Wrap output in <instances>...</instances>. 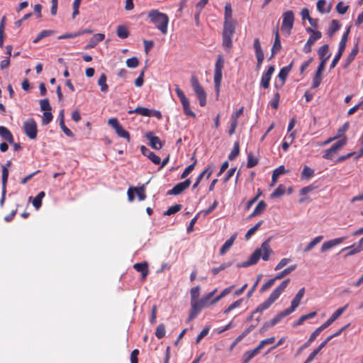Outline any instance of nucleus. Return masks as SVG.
<instances>
[{"label":"nucleus","mask_w":363,"mask_h":363,"mask_svg":"<svg viewBox=\"0 0 363 363\" xmlns=\"http://www.w3.org/2000/svg\"><path fill=\"white\" fill-rule=\"evenodd\" d=\"M191 87L199 101L201 106H204L206 104V93L199 82V79L196 74H192L191 77Z\"/></svg>","instance_id":"6"},{"label":"nucleus","mask_w":363,"mask_h":363,"mask_svg":"<svg viewBox=\"0 0 363 363\" xmlns=\"http://www.w3.org/2000/svg\"><path fill=\"white\" fill-rule=\"evenodd\" d=\"M182 208L181 204H175L170 206L166 211L164 212V216H170L179 211Z\"/></svg>","instance_id":"50"},{"label":"nucleus","mask_w":363,"mask_h":363,"mask_svg":"<svg viewBox=\"0 0 363 363\" xmlns=\"http://www.w3.org/2000/svg\"><path fill=\"white\" fill-rule=\"evenodd\" d=\"M224 67V59L222 55H218L216 62L215 63V70H214V84L216 91L217 92V95H218L220 86L222 80V72Z\"/></svg>","instance_id":"7"},{"label":"nucleus","mask_w":363,"mask_h":363,"mask_svg":"<svg viewBox=\"0 0 363 363\" xmlns=\"http://www.w3.org/2000/svg\"><path fill=\"white\" fill-rule=\"evenodd\" d=\"M45 193L40 191L38 194L33 199L32 203L33 206L38 210L42 206V200L45 197Z\"/></svg>","instance_id":"37"},{"label":"nucleus","mask_w":363,"mask_h":363,"mask_svg":"<svg viewBox=\"0 0 363 363\" xmlns=\"http://www.w3.org/2000/svg\"><path fill=\"white\" fill-rule=\"evenodd\" d=\"M235 26L234 22H224L223 30L222 33V45L226 52H229L232 47V38L235 33Z\"/></svg>","instance_id":"4"},{"label":"nucleus","mask_w":363,"mask_h":363,"mask_svg":"<svg viewBox=\"0 0 363 363\" xmlns=\"http://www.w3.org/2000/svg\"><path fill=\"white\" fill-rule=\"evenodd\" d=\"M211 305H213V303H211V301L208 300L206 296L198 301H191V310L188 318L189 320L194 319L203 308Z\"/></svg>","instance_id":"5"},{"label":"nucleus","mask_w":363,"mask_h":363,"mask_svg":"<svg viewBox=\"0 0 363 363\" xmlns=\"http://www.w3.org/2000/svg\"><path fill=\"white\" fill-rule=\"evenodd\" d=\"M126 65L129 68H135L139 65V60L136 57L128 58L126 60Z\"/></svg>","instance_id":"63"},{"label":"nucleus","mask_w":363,"mask_h":363,"mask_svg":"<svg viewBox=\"0 0 363 363\" xmlns=\"http://www.w3.org/2000/svg\"><path fill=\"white\" fill-rule=\"evenodd\" d=\"M233 288H234V286H230L227 287L225 289H223L222 291V292L218 296H217L216 297H215L213 299L211 300V303L215 304L217 302H218L223 297H225V296L229 294L232 291Z\"/></svg>","instance_id":"36"},{"label":"nucleus","mask_w":363,"mask_h":363,"mask_svg":"<svg viewBox=\"0 0 363 363\" xmlns=\"http://www.w3.org/2000/svg\"><path fill=\"white\" fill-rule=\"evenodd\" d=\"M9 177V169L6 167H2V175H1V182H2V192H1V198L0 199V206L2 207L4 206L5 199H6V184Z\"/></svg>","instance_id":"12"},{"label":"nucleus","mask_w":363,"mask_h":363,"mask_svg":"<svg viewBox=\"0 0 363 363\" xmlns=\"http://www.w3.org/2000/svg\"><path fill=\"white\" fill-rule=\"evenodd\" d=\"M258 164V159L255 157L250 152L247 155V167L252 168Z\"/></svg>","instance_id":"59"},{"label":"nucleus","mask_w":363,"mask_h":363,"mask_svg":"<svg viewBox=\"0 0 363 363\" xmlns=\"http://www.w3.org/2000/svg\"><path fill=\"white\" fill-rule=\"evenodd\" d=\"M260 351L255 347L253 350L246 351L242 357V360L243 363H249V362L255 357L256 355L259 354Z\"/></svg>","instance_id":"23"},{"label":"nucleus","mask_w":363,"mask_h":363,"mask_svg":"<svg viewBox=\"0 0 363 363\" xmlns=\"http://www.w3.org/2000/svg\"><path fill=\"white\" fill-rule=\"evenodd\" d=\"M272 250L270 247L269 241H264L259 248L256 249L249 257L248 260L238 264V267H247L256 264L260 258L264 261L269 259Z\"/></svg>","instance_id":"1"},{"label":"nucleus","mask_w":363,"mask_h":363,"mask_svg":"<svg viewBox=\"0 0 363 363\" xmlns=\"http://www.w3.org/2000/svg\"><path fill=\"white\" fill-rule=\"evenodd\" d=\"M340 28V25L338 21L337 20H333L328 31V35L332 36Z\"/></svg>","instance_id":"47"},{"label":"nucleus","mask_w":363,"mask_h":363,"mask_svg":"<svg viewBox=\"0 0 363 363\" xmlns=\"http://www.w3.org/2000/svg\"><path fill=\"white\" fill-rule=\"evenodd\" d=\"M54 33L53 30H43L39 33L38 36L33 40L34 43H38L40 40L45 37H48Z\"/></svg>","instance_id":"42"},{"label":"nucleus","mask_w":363,"mask_h":363,"mask_svg":"<svg viewBox=\"0 0 363 363\" xmlns=\"http://www.w3.org/2000/svg\"><path fill=\"white\" fill-rule=\"evenodd\" d=\"M296 268V264H293V265L289 266V267L284 269V270L280 272L279 274H277L275 276L276 279H277L278 280L282 279L283 277H286V275L290 274L291 272L295 270Z\"/></svg>","instance_id":"39"},{"label":"nucleus","mask_w":363,"mask_h":363,"mask_svg":"<svg viewBox=\"0 0 363 363\" xmlns=\"http://www.w3.org/2000/svg\"><path fill=\"white\" fill-rule=\"evenodd\" d=\"M314 175V170L308 167H305L301 172V177L306 179H310Z\"/></svg>","instance_id":"62"},{"label":"nucleus","mask_w":363,"mask_h":363,"mask_svg":"<svg viewBox=\"0 0 363 363\" xmlns=\"http://www.w3.org/2000/svg\"><path fill=\"white\" fill-rule=\"evenodd\" d=\"M286 188L283 184H279L278 187L272 193V198H279L284 194Z\"/></svg>","instance_id":"46"},{"label":"nucleus","mask_w":363,"mask_h":363,"mask_svg":"<svg viewBox=\"0 0 363 363\" xmlns=\"http://www.w3.org/2000/svg\"><path fill=\"white\" fill-rule=\"evenodd\" d=\"M224 16H224V18H225L224 22H227V21L233 22V20L232 18V9H231L230 4H227L225 6Z\"/></svg>","instance_id":"53"},{"label":"nucleus","mask_w":363,"mask_h":363,"mask_svg":"<svg viewBox=\"0 0 363 363\" xmlns=\"http://www.w3.org/2000/svg\"><path fill=\"white\" fill-rule=\"evenodd\" d=\"M329 51V46L328 44H325L319 48L318 50V57L320 60L326 61L329 59L330 55H328Z\"/></svg>","instance_id":"26"},{"label":"nucleus","mask_w":363,"mask_h":363,"mask_svg":"<svg viewBox=\"0 0 363 363\" xmlns=\"http://www.w3.org/2000/svg\"><path fill=\"white\" fill-rule=\"evenodd\" d=\"M145 137L150 141V146L155 150H160L163 146V143L160 140L159 137L155 136L152 132H147Z\"/></svg>","instance_id":"14"},{"label":"nucleus","mask_w":363,"mask_h":363,"mask_svg":"<svg viewBox=\"0 0 363 363\" xmlns=\"http://www.w3.org/2000/svg\"><path fill=\"white\" fill-rule=\"evenodd\" d=\"M278 280L276 279V277H274L272 279H269L265 284H264L262 287L259 289V291L261 293H263L264 291H267L269 290L275 283V281Z\"/></svg>","instance_id":"52"},{"label":"nucleus","mask_w":363,"mask_h":363,"mask_svg":"<svg viewBox=\"0 0 363 363\" xmlns=\"http://www.w3.org/2000/svg\"><path fill=\"white\" fill-rule=\"evenodd\" d=\"M305 294V288L303 287L299 289L298 293L296 294L295 297L293 298L291 303V306L289 307L293 311L296 310V308L299 306L301 300Z\"/></svg>","instance_id":"19"},{"label":"nucleus","mask_w":363,"mask_h":363,"mask_svg":"<svg viewBox=\"0 0 363 363\" xmlns=\"http://www.w3.org/2000/svg\"><path fill=\"white\" fill-rule=\"evenodd\" d=\"M23 128L25 134L31 140L37 137L38 128L37 123L33 118H28L23 124Z\"/></svg>","instance_id":"8"},{"label":"nucleus","mask_w":363,"mask_h":363,"mask_svg":"<svg viewBox=\"0 0 363 363\" xmlns=\"http://www.w3.org/2000/svg\"><path fill=\"white\" fill-rule=\"evenodd\" d=\"M345 250H349L348 252L345 255V257H350V256L354 255L362 252L361 249H359L356 245V243H354L349 247H345L342 250V251H345Z\"/></svg>","instance_id":"33"},{"label":"nucleus","mask_w":363,"mask_h":363,"mask_svg":"<svg viewBox=\"0 0 363 363\" xmlns=\"http://www.w3.org/2000/svg\"><path fill=\"white\" fill-rule=\"evenodd\" d=\"M316 6L317 10L321 13H329L330 11V5L327 6L325 0H318Z\"/></svg>","instance_id":"32"},{"label":"nucleus","mask_w":363,"mask_h":363,"mask_svg":"<svg viewBox=\"0 0 363 363\" xmlns=\"http://www.w3.org/2000/svg\"><path fill=\"white\" fill-rule=\"evenodd\" d=\"M191 160H194V162L192 164H191L190 165H189L184 169V171L183 172V173L181 175V179L186 178L194 169L195 166H196V164L197 163V160L194 158V156L191 157Z\"/></svg>","instance_id":"44"},{"label":"nucleus","mask_w":363,"mask_h":363,"mask_svg":"<svg viewBox=\"0 0 363 363\" xmlns=\"http://www.w3.org/2000/svg\"><path fill=\"white\" fill-rule=\"evenodd\" d=\"M294 311L290 308H288L285 309L284 311L279 313L274 318H273L270 321L264 323L263 328H268L269 327H272L279 323L282 318L284 317L289 315Z\"/></svg>","instance_id":"10"},{"label":"nucleus","mask_w":363,"mask_h":363,"mask_svg":"<svg viewBox=\"0 0 363 363\" xmlns=\"http://www.w3.org/2000/svg\"><path fill=\"white\" fill-rule=\"evenodd\" d=\"M0 136L8 143H13V136L6 127L0 126Z\"/></svg>","instance_id":"22"},{"label":"nucleus","mask_w":363,"mask_h":363,"mask_svg":"<svg viewBox=\"0 0 363 363\" xmlns=\"http://www.w3.org/2000/svg\"><path fill=\"white\" fill-rule=\"evenodd\" d=\"M106 76L104 73L100 75V77L98 80V84L101 86V91L102 92H106L108 89V86L106 84Z\"/></svg>","instance_id":"40"},{"label":"nucleus","mask_w":363,"mask_h":363,"mask_svg":"<svg viewBox=\"0 0 363 363\" xmlns=\"http://www.w3.org/2000/svg\"><path fill=\"white\" fill-rule=\"evenodd\" d=\"M345 240V238L342 237V238H335V239L325 242L321 246L320 251L322 252H325L330 250L331 248L334 247L335 246L340 245Z\"/></svg>","instance_id":"15"},{"label":"nucleus","mask_w":363,"mask_h":363,"mask_svg":"<svg viewBox=\"0 0 363 363\" xmlns=\"http://www.w3.org/2000/svg\"><path fill=\"white\" fill-rule=\"evenodd\" d=\"M359 52L358 48V43H356V45L354 46L352 50H351L350 53L347 55L346 60H345V67L347 68L354 60L356 55H357Z\"/></svg>","instance_id":"29"},{"label":"nucleus","mask_w":363,"mask_h":363,"mask_svg":"<svg viewBox=\"0 0 363 363\" xmlns=\"http://www.w3.org/2000/svg\"><path fill=\"white\" fill-rule=\"evenodd\" d=\"M350 32V26H349L347 28L346 31L342 35V38L339 43L338 51L340 52L343 53V52L346 48V44H347V41L348 40V35H349Z\"/></svg>","instance_id":"28"},{"label":"nucleus","mask_w":363,"mask_h":363,"mask_svg":"<svg viewBox=\"0 0 363 363\" xmlns=\"http://www.w3.org/2000/svg\"><path fill=\"white\" fill-rule=\"evenodd\" d=\"M289 281V278L283 281L279 286L273 290L268 298L256 308L252 314L255 313H262L264 311L269 308L279 298L280 295L287 287Z\"/></svg>","instance_id":"2"},{"label":"nucleus","mask_w":363,"mask_h":363,"mask_svg":"<svg viewBox=\"0 0 363 363\" xmlns=\"http://www.w3.org/2000/svg\"><path fill=\"white\" fill-rule=\"evenodd\" d=\"M52 118L53 116L51 111H44L42 119V124L44 125L49 124L52 121Z\"/></svg>","instance_id":"60"},{"label":"nucleus","mask_w":363,"mask_h":363,"mask_svg":"<svg viewBox=\"0 0 363 363\" xmlns=\"http://www.w3.org/2000/svg\"><path fill=\"white\" fill-rule=\"evenodd\" d=\"M350 124L348 122L345 123L341 128L337 130V134L335 136L336 140L338 138H342L345 135V133L349 129Z\"/></svg>","instance_id":"45"},{"label":"nucleus","mask_w":363,"mask_h":363,"mask_svg":"<svg viewBox=\"0 0 363 363\" xmlns=\"http://www.w3.org/2000/svg\"><path fill=\"white\" fill-rule=\"evenodd\" d=\"M275 341L274 337H271L269 338H266L262 340L259 344L256 347L259 351H261L267 345L272 344Z\"/></svg>","instance_id":"56"},{"label":"nucleus","mask_w":363,"mask_h":363,"mask_svg":"<svg viewBox=\"0 0 363 363\" xmlns=\"http://www.w3.org/2000/svg\"><path fill=\"white\" fill-rule=\"evenodd\" d=\"M286 172V170L285 169L284 166L281 165L277 169H275L273 172L272 177V182H271V186H273L275 185V184L277 182L278 178L280 175L284 174Z\"/></svg>","instance_id":"21"},{"label":"nucleus","mask_w":363,"mask_h":363,"mask_svg":"<svg viewBox=\"0 0 363 363\" xmlns=\"http://www.w3.org/2000/svg\"><path fill=\"white\" fill-rule=\"evenodd\" d=\"M134 191H135V194H137L139 201H143L145 199L146 194L144 186H142L140 187H134Z\"/></svg>","instance_id":"58"},{"label":"nucleus","mask_w":363,"mask_h":363,"mask_svg":"<svg viewBox=\"0 0 363 363\" xmlns=\"http://www.w3.org/2000/svg\"><path fill=\"white\" fill-rule=\"evenodd\" d=\"M133 113H138V114L143 116H151L152 110H150L147 108L139 106V107H137L136 108H135L134 110L128 111V114H133Z\"/></svg>","instance_id":"30"},{"label":"nucleus","mask_w":363,"mask_h":363,"mask_svg":"<svg viewBox=\"0 0 363 363\" xmlns=\"http://www.w3.org/2000/svg\"><path fill=\"white\" fill-rule=\"evenodd\" d=\"M347 142V136H344L342 138H340V140L334 143L330 147V150H333V152H337L338 150L342 148L343 146L346 145Z\"/></svg>","instance_id":"38"},{"label":"nucleus","mask_w":363,"mask_h":363,"mask_svg":"<svg viewBox=\"0 0 363 363\" xmlns=\"http://www.w3.org/2000/svg\"><path fill=\"white\" fill-rule=\"evenodd\" d=\"M263 220H260L257 224H255L253 227L250 228L246 233L245 238L246 240H249L251 236L259 228L261 225L262 224Z\"/></svg>","instance_id":"49"},{"label":"nucleus","mask_w":363,"mask_h":363,"mask_svg":"<svg viewBox=\"0 0 363 363\" xmlns=\"http://www.w3.org/2000/svg\"><path fill=\"white\" fill-rule=\"evenodd\" d=\"M165 325L163 323L160 324L156 329L155 335L158 339H162L165 336Z\"/></svg>","instance_id":"57"},{"label":"nucleus","mask_w":363,"mask_h":363,"mask_svg":"<svg viewBox=\"0 0 363 363\" xmlns=\"http://www.w3.org/2000/svg\"><path fill=\"white\" fill-rule=\"evenodd\" d=\"M191 184L190 179L177 184L172 189L167 191L168 195H179L188 189Z\"/></svg>","instance_id":"11"},{"label":"nucleus","mask_w":363,"mask_h":363,"mask_svg":"<svg viewBox=\"0 0 363 363\" xmlns=\"http://www.w3.org/2000/svg\"><path fill=\"white\" fill-rule=\"evenodd\" d=\"M181 103H182V105L184 113L186 116H192V117L195 118L196 117V114L190 108L189 100L188 99L186 101L181 102Z\"/></svg>","instance_id":"43"},{"label":"nucleus","mask_w":363,"mask_h":363,"mask_svg":"<svg viewBox=\"0 0 363 363\" xmlns=\"http://www.w3.org/2000/svg\"><path fill=\"white\" fill-rule=\"evenodd\" d=\"M323 239V236L319 235L313 239L304 248L305 252L311 251L316 245L320 243Z\"/></svg>","instance_id":"35"},{"label":"nucleus","mask_w":363,"mask_h":363,"mask_svg":"<svg viewBox=\"0 0 363 363\" xmlns=\"http://www.w3.org/2000/svg\"><path fill=\"white\" fill-rule=\"evenodd\" d=\"M348 304H345L343 307L337 309L330 317V318L334 322L335 321L347 308Z\"/></svg>","instance_id":"48"},{"label":"nucleus","mask_w":363,"mask_h":363,"mask_svg":"<svg viewBox=\"0 0 363 363\" xmlns=\"http://www.w3.org/2000/svg\"><path fill=\"white\" fill-rule=\"evenodd\" d=\"M213 173V170L208 167L206 168L196 178L195 183L193 184V189H196L201 181L203 180V177L207 174L206 178L208 179Z\"/></svg>","instance_id":"27"},{"label":"nucleus","mask_w":363,"mask_h":363,"mask_svg":"<svg viewBox=\"0 0 363 363\" xmlns=\"http://www.w3.org/2000/svg\"><path fill=\"white\" fill-rule=\"evenodd\" d=\"M281 48V41L279 36L278 30L275 31V39L274 45L272 48V55L269 60L272 59L276 53H277Z\"/></svg>","instance_id":"24"},{"label":"nucleus","mask_w":363,"mask_h":363,"mask_svg":"<svg viewBox=\"0 0 363 363\" xmlns=\"http://www.w3.org/2000/svg\"><path fill=\"white\" fill-rule=\"evenodd\" d=\"M236 235L227 240L220 249V255H223L233 245Z\"/></svg>","instance_id":"31"},{"label":"nucleus","mask_w":363,"mask_h":363,"mask_svg":"<svg viewBox=\"0 0 363 363\" xmlns=\"http://www.w3.org/2000/svg\"><path fill=\"white\" fill-rule=\"evenodd\" d=\"M116 34L118 38L125 39L129 36V30L125 26H118L116 29Z\"/></svg>","instance_id":"34"},{"label":"nucleus","mask_w":363,"mask_h":363,"mask_svg":"<svg viewBox=\"0 0 363 363\" xmlns=\"http://www.w3.org/2000/svg\"><path fill=\"white\" fill-rule=\"evenodd\" d=\"M307 33H311L307 43L311 45H313L315 42L322 37V33L319 30H313V28L308 27L306 28Z\"/></svg>","instance_id":"18"},{"label":"nucleus","mask_w":363,"mask_h":363,"mask_svg":"<svg viewBox=\"0 0 363 363\" xmlns=\"http://www.w3.org/2000/svg\"><path fill=\"white\" fill-rule=\"evenodd\" d=\"M266 207H267V203L264 201H260L258 203V204L257 205V206L255 207V208L254 209L255 214H258V215L262 214L266 209Z\"/></svg>","instance_id":"61"},{"label":"nucleus","mask_w":363,"mask_h":363,"mask_svg":"<svg viewBox=\"0 0 363 363\" xmlns=\"http://www.w3.org/2000/svg\"><path fill=\"white\" fill-rule=\"evenodd\" d=\"M294 22V14L292 11H287L283 13V20L281 29L290 33Z\"/></svg>","instance_id":"9"},{"label":"nucleus","mask_w":363,"mask_h":363,"mask_svg":"<svg viewBox=\"0 0 363 363\" xmlns=\"http://www.w3.org/2000/svg\"><path fill=\"white\" fill-rule=\"evenodd\" d=\"M150 22L155 25L163 35L167 33L169 17L166 13L160 12L157 9H152L147 13Z\"/></svg>","instance_id":"3"},{"label":"nucleus","mask_w":363,"mask_h":363,"mask_svg":"<svg viewBox=\"0 0 363 363\" xmlns=\"http://www.w3.org/2000/svg\"><path fill=\"white\" fill-rule=\"evenodd\" d=\"M291 67L292 62L290 65L285 66L280 69L278 77L281 80V86L284 84L287 76L291 69Z\"/></svg>","instance_id":"25"},{"label":"nucleus","mask_w":363,"mask_h":363,"mask_svg":"<svg viewBox=\"0 0 363 363\" xmlns=\"http://www.w3.org/2000/svg\"><path fill=\"white\" fill-rule=\"evenodd\" d=\"M239 153H240L239 143L238 142H235L234 143L233 149L232 150V151L230 152V153L228 155V159L230 160H235L238 157Z\"/></svg>","instance_id":"51"},{"label":"nucleus","mask_w":363,"mask_h":363,"mask_svg":"<svg viewBox=\"0 0 363 363\" xmlns=\"http://www.w3.org/2000/svg\"><path fill=\"white\" fill-rule=\"evenodd\" d=\"M133 268L138 272L141 273V279L143 281L145 280L147 276L149 274L148 270V264L146 262L135 263L133 265Z\"/></svg>","instance_id":"17"},{"label":"nucleus","mask_w":363,"mask_h":363,"mask_svg":"<svg viewBox=\"0 0 363 363\" xmlns=\"http://www.w3.org/2000/svg\"><path fill=\"white\" fill-rule=\"evenodd\" d=\"M105 35L103 33L95 34L92 38H90L88 44L85 46L86 49H90L94 48L99 42L104 40Z\"/></svg>","instance_id":"20"},{"label":"nucleus","mask_w":363,"mask_h":363,"mask_svg":"<svg viewBox=\"0 0 363 363\" xmlns=\"http://www.w3.org/2000/svg\"><path fill=\"white\" fill-rule=\"evenodd\" d=\"M275 70L274 66L270 65L268 69L264 72L261 78L260 86L264 89H268L269 86V82L271 80L272 75Z\"/></svg>","instance_id":"13"},{"label":"nucleus","mask_w":363,"mask_h":363,"mask_svg":"<svg viewBox=\"0 0 363 363\" xmlns=\"http://www.w3.org/2000/svg\"><path fill=\"white\" fill-rule=\"evenodd\" d=\"M275 341L274 337H271L269 338H266L262 340L259 344L256 347L259 351H261L267 345L272 344Z\"/></svg>","instance_id":"55"},{"label":"nucleus","mask_w":363,"mask_h":363,"mask_svg":"<svg viewBox=\"0 0 363 363\" xmlns=\"http://www.w3.org/2000/svg\"><path fill=\"white\" fill-rule=\"evenodd\" d=\"M242 301H243V299L240 298V299L235 301V302H233V303H231L228 308H226L224 310V311H223L224 314H228L233 309L238 308L242 304Z\"/></svg>","instance_id":"54"},{"label":"nucleus","mask_w":363,"mask_h":363,"mask_svg":"<svg viewBox=\"0 0 363 363\" xmlns=\"http://www.w3.org/2000/svg\"><path fill=\"white\" fill-rule=\"evenodd\" d=\"M40 108L43 111H52V107L48 99H41L40 101Z\"/></svg>","instance_id":"64"},{"label":"nucleus","mask_w":363,"mask_h":363,"mask_svg":"<svg viewBox=\"0 0 363 363\" xmlns=\"http://www.w3.org/2000/svg\"><path fill=\"white\" fill-rule=\"evenodd\" d=\"M115 131L119 137L125 138L128 143L130 141L129 133L121 125Z\"/></svg>","instance_id":"41"},{"label":"nucleus","mask_w":363,"mask_h":363,"mask_svg":"<svg viewBox=\"0 0 363 363\" xmlns=\"http://www.w3.org/2000/svg\"><path fill=\"white\" fill-rule=\"evenodd\" d=\"M140 151L144 156L148 157L154 164H159L161 162V159L159 156L156 155L153 152L150 151L145 145L140 147Z\"/></svg>","instance_id":"16"}]
</instances>
